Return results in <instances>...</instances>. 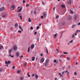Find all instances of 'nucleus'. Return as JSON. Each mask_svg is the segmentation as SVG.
I'll return each mask as SVG.
<instances>
[{
  "mask_svg": "<svg viewBox=\"0 0 80 80\" xmlns=\"http://www.w3.org/2000/svg\"><path fill=\"white\" fill-rule=\"evenodd\" d=\"M48 61H49L48 59H47L46 60L45 63V67H47V65H48Z\"/></svg>",
  "mask_w": 80,
  "mask_h": 80,
  "instance_id": "obj_3",
  "label": "nucleus"
},
{
  "mask_svg": "<svg viewBox=\"0 0 80 80\" xmlns=\"http://www.w3.org/2000/svg\"><path fill=\"white\" fill-rule=\"evenodd\" d=\"M34 13L35 14H36V11H35L34 12Z\"/></svg>",
  "mask_w": 80,
  "mask_h": 80,
  "instance_id": "obj_54",
  "label": "nucleus"
},
{
  "mask_svg": "<svg viewBox=\"0 0 80 80\" xmlns=\"http://www.w3.org/2000/svg\"><path fill=\"white\" fill-rule=\"evenodd\" d=\"M63 56V54H61L60 56V57H62Z\"/></svg>",
  "mask_w": 80,
  "mask_h": 80,
  "instance_id": "obj_43",
  "label": "nucleus"
},
{
  "mask_svg": "<svg viewBox=\"0 0 80 80\" xmlns=\"http://www.w3.org/2000/svg\"><path fill=\"white\" fill-rule=\"evenodd\" d=\"M56 51L58 52V53H59V50L58 49H56Z\"/></svg>",
  "mask_w": 80,
  "mask_h": 80,
  "instance_id": "obj_36",
  "label": "nucleus"
},
{
  "mask_svg": "<svg viewBox=\"0 0 80 80\" xmlns=\"http://www.w3.org/2000/svg\"><path fill=\"white\" fill-rule=\"evenodd\" d=\"M57 36V34H55L54 35V37L55 38H56V37Z\"/></svg>",
  "mask_w": 80,
  "mask_h": 80,
  "instance_id": "obj_22",
  "label": "nucleus"
},
{
  "mask_svg": "<svg viewBox=\"0 0 80 80\" xmlns=\"http://www.w3.org/2000/svg\"><path fill=\"white\" fill-rule=\"evenodd\" d=\"M78 62H76V65H77V64H78Z\"/></svg>",
  "mask_w": 80,
  "mask_h": 80,
  "instance_id": "obj_63",
  "label": "nucleus"
},
{
  "mask_svg": "<svg viewBox=\"0 0 80 80\" xmlns=\"http://www.w3.org/2000/svg\"><path fill=\"white\" fill-rule=\"evenodd\" d=\"M67 60H70V58L69 57H67Z\"/></svg>",
  "mask_w": 80,
  "mask_h": 80,
  "instance_id": "obj_30",
  "label": "nucleus"
},
{
  "mask_svg": "<svg viewBox=\"0 0 80 80\" xmlns=\"http://www.w3.org/2000/svg\"><path fill=\"white\" fill-rule=\"evenodd\" d=\"M18 16L21 19V20H23V19H22V13H19L18 14Z\"/></svg>",
  "mask_w": 80,
  "mask_h": 80,
  "instance_id": "obj_4",
  "label": "nucleus"
},
{
  "mask_svg": "<svg viewBox=\"0 0 80 80\" xmlns=\"http://www.w3.org/2000/svg\"><path fill=\"white\" fill-rule=\"evenodd\" d=\"M39 28H40V27L39 26H38L37 28V29L38 30V29H39Z\"/></svg>",
  "mask_w": 80,
  "mask_h": 80,
  "instance_id": "obj_38",
  "label": "nucleus"
},
{
  "mask_svg": "<svg viewBox=\"0 0 80 80\" xmlns=\"http://www.w3.org/2000/svg\"><path fill=\"white\" fill-rule=\"evenodd\" d=\"M71 2H72V1L70 0L68 2V4H71Z\"/></svg>",
  "mask_w": 80,
  "mask_h": 80,
  "instance_id": "obj_11",
  "label": "nucleus"
},
{
  "mask_svg": "<svg viewBox=\"0 0 80 80\" xmlns=\"http://www.w3.org/2000/svg\"><path fill=\"white\" fill-rule=\"evenodd\" d=\"M74 37V34H73L72 37V38H73Z\"/></svg>",
  "mask_w": 80,
  "mask_h": 80,
  "instance_id": "obj_56",
  "label": "nucleus"
},
{
  "mask_svg": "<svg viewBox=\"0 0 80 80\" xmlns=\"http://www.w3.org/2000/svg\"><path fill=\"white\" fill-rule=\"evenodd\" d=\"M73 40H72L69 43H72V42H73Z\"/></svg>",
  "mask_w": 80,
  "mask_h": 80,
  "instance_id": "obj_48",
  "label": "nucleus"
},
{
  "mask_svg": "<svg viewBox=\"0 0 80 80\" xmlns=\"http://www.w3.org/2000/svg\"><path fill=\"white\" fill-rule=\"evenodd\" d=\"M65 73H67V72H68V71H65Z\"/></svg>",
  "mask_w": 80,
  "mask_h": 80,
  "instance_id": "obj_62",
  "label": "nucleus"
},
{
  "mask_svg": "<svg viewBox=\"0 0 80 80\" xmlns=\"http://www.w3.org/2000/svg\"><path fill=\"white\" fill-rule=\"evenodd\" d=\"M53 10H55V7H54V8H53Z\"/></svg>",
  "mask_w": 80,
  "mask_h": 80,
  "instance_id": "obj_60",
  "label": "nucleus"
},
{
  "mask_svg": "<svg viewBox=\"0 0 80 80\" xmlns=\"http://www.w3.org/2000/svg\"><path fill=\"white\" fill-rule=\"evenodd\" d=\"M78 25H80V22L78 23Z\"/></svg>",
  "mask_w": 80,
  "mask_h": 80,
  "instance_id": "obj_64",
  "label": "nucleus"
},
{
  "mask_svg": "<svg viewBox=\"0 0 80 80\" xmlns=\"http://www.w3.org/2000/svg\"><path fill=\"white\" fill-rule=\"evenodd\" d=\"M3 70V69L2 68L0 69V72H2Z\"/></svg>",
  "mask_w": 80,
  "mask_h": 80,
  "instance_id": "obj_34",
  "label": "nucleus"
},
{
  "mask_svg": "<svg viewBox=\"0 0 80 80\" xmlns=\"http://www.w3.org/2000/svg\"><path fill=\"white\" fill-rule=\"evenodd\" d=\"M17 73L18 74L20 73V71L18 70L17 71Z\"/></svg>",
  "mask_w": 80,
  "mask_h": 80,
  "instance_id": "obj_31",
  "label": "nucleus"
},
{
  "mask_svg": "<svg viewBox=\"0 0 80 80\" xmlns=\"http://www.w3.org/2000/svg\"><path fill=\"white\" fill-rule=\"evenodd\" d=\"M75 25H73L72 27V28H73L75 27Z\"/></svg>",
  "mask_w": 80,
  "mask_h": 80,
  "instance_id": "obj_32",
  "label": "nucleus"
},
{
  "mask_svg": "<svg viewBox=\"0 0 80 80\" xmlns=\"http://www.w3.org/2000/svg\"><path fill=\"white\" fill-rule=\"evenodd\" d=\"M13 49L14 50H17V47L15 46H14L13 48Z\"/></svg>",
  "mask_w": 80,
  "mask_h": 80,
  "instance_id": "obj_9",
  "label": "nucleus"
},
{
  "mask_svg": "<svg viewBox=\"0 0 80 80\" xmlns=\"http://www.w3.org/2000/svg\"><path fill=\"white\" fill-rule=\"evenodd\" d=\"M27 64V63H25L23 64V66L24 67V68L25 69H27V66H26Z\"/></svg>",
  "mask_w": 80,
  "mask_h": 80,
  "instance_id": "obj_6",
  "label": "nucleus"
},
{
  "mask_svg": "<svg viewBox=\"0 0 80 80\" xmlns=\"http://www.w3.org/2000/svg\"><path fill=\"white\" fill-rule=\"evenodd\" d=\"M2 17H3V18H6V17H7V16H6L5 15H3L2 16Z\"/></svg>",
  "mask_w": 80,
  "mask_h": 80,
  "instance_id": "obj_24",
  "label": "nucleus"
},
{
  "mask_svg": "<svg viewBox=\"0 0 80 80\" xmlns=\"http://www.w3.org/2000/svg\"><path fill=\"white\" fill-rule=\"evenodd\" d=\"M61 7H62V8H65V5L62 4L61 5Z\"/></svg>",
  "mask_w": 80,
  "mask_h": 80,
  "instance_id": "obj_14",
  "label": "nucleus"
},
{
  "mask_svg": "<svg viewBox=\"0 0 80 80\" xmlns=\"http://www.w3.org/2000/svg\"><path fill=\"white\" fill-rule=\"evenodd\" d=\"M10 61H8V63H10Z\"/></svg>",
  "mask_w": 80,
  "mask_h": 80,
  "instance_id": "obj_40",
  "label": "nucleus"
},
{
  "mask_svg": "<svg viewBox=\"0 0 80 80\" xmlns=\"http://www.w3.org/2000/svg\"><path fill=\"white\" fill-rule=\"evenodd\" d=\"M12 52V49H11L9 50V56L10 57H12V58H13L14 57V56H11L12 54H11V52Z\"/></svg>",
  "mask_w": 80,
  "mask_h": 80,
  "instance_id": "obj_1",
  "label": "nucleus"
},
{
  "mask_svg": "<svg viewBox=\"0 0 80 80\" xmlns=\"http://www.w3.org/2000/svg\"><path fill=\"white\" fill-rule=\"evenodd\" d=\"M16 55L17 56V57H18V56H19V52H17L16 53Z\"/></svg>",
  "mask_w": 80,
  "mask_h": 80,
  "instance_id": "obj_17",
  "label": "nucleus"
},
{
  "mask_svg": "<svg viewBox=\"0 0 80 80\" xmlns=\"http://www.w3.org/2000/svg\"><path fill=\"white\" fill-rule=\"evenodd\" d=\"M28 77H30V75H28Z\"/></svg>",
  "mask_w": 80,
  "mask_h": 80,
  "instance_id": "obj_61",
  "label": "nucleus"
},
{
  "mask_svg": "<svg viewBox=\"0 0 80 80\" xmlns=\"http://www.w3.org/2000/svg\"><path fill=\"white\" fill-rule=\"evenodd\" d=\"M10 10L11 11H13L15 10V5H12V7H10Z\"/></svg>",
  "mask_w": 80,
  "mask_h": 80,
  "instance_id": "obj_2",
  "label": "nucleus"
},
{
  "mask_svg": "<svg viewBox=\"0 0 80 80\" xmlns=\"http://www.w3.org/2000/svg\"><path fill=\"white\" fill-rule=\"evenodd\" d=\"M41 18H42V19L43 18V16H42L41 17Z\"/></svg>",
  "mask_w": 80,
  "mask_h": 80,
  "instance_id": "obj_55",
  "label": "nucleus"
},
{
  "mask_svg": "<svg viewBox=\"0 0 80 80\" xmlns=\"http://www.w3.org/2000/svg\"><path fill=\"white\" fill-rule=\"evenodd\" d=\"M18 26V23H16L15 24V27H17Z\"/></svg>",
  "mask_w": 80,
  "mask_h": 80,
  "instance_id": "obj_23",
  "label": "nucleus"
},
{
  "mask_svg": "<svg viewBox=\"0 0 80 80\" xmlns=\"http://www.w3.org/2000/svg\"><path fill=\"white\" fill-rule=\"evenodd\" d=\"M35 74H33L32 76L33 77V76H35Z\"/></svg>",
  "mask_w": 80,
  "mask_h": 80,
  "instance_id": "obj_53",
  "label": "nucleus"
},
{
  "mask_svg": "<svg viewBox=\"0 0 80 80\" xmlns=\"http://www.w3.org/2000/svg\"><path fill=\"white\" fill-rule=\"evenodd\" d=\"M28 22H32V20H31V19H30V18H29L28 19Z\"/></svg>",
  "mask_w": 80,
  "mask_h": 80,
  "instance_id": "obj_20",
  "label": "nucleus"
},
{
  "mask_svg": "<svg viewBox=\"0 0 80 80\" xmlns=\"http://www.w3.org/2000/svg\"><path fill=\"white\" fill-rule=\"evenodd\" d=\"M45 16H46V14L44 12L43 13V16L44 17H45Z\"/></svg>",
  "mask_w": 80,
  "mask_h": 80,
  "instance_id": "obj_25",
  "label": "nucleus"
},
{
  "mask_svg": "<svg viewBox=\"0 0 80 80\" xmlns=\"http://www.w3.org/2000/svg\"><path fill=\"white\" fill-rule=\"evenodd\" d=\"M78 30H77L76 31V33H78Z\"/></svg>",
  "mask_w": 80,
  "mask_h": 80,
  "instance_id": "obj_49",
  "label": "nucleus"
},
{
  "mask_svg": "<svg viewBox=\"0 0 80 80\" xmlns=\"http://www.w3.org/2000/svg\"><path fill=\"white\" fill-rule=\"evenodd\" d=\"M68 68L69 69H70V66H68Z\"/></svg>",
  "mask_w": 80,
  "mask_h": 80,
  "instance_id": "obj_52",
  "label": "nucleus"
},
{
  "mask_svg": "<svg viewBox=\"0 0 80 80\" xmlns=\"http://www.w3.org/2000/svg\"><path fill=\"white\" fill-rule=\"evenodd\" d=\"M20 7H19L18 8V12H20L21 11H22V8H21L19 9V8H20Z\"/></svg>",
  "mask_w": 80,
  "mask_h": 80,
  "instance_id": "obj_5",
  "label": "nucleus"
},
{
  "mask_svg": "<svg viewBox=\"0 0 80 80\" xmlns=\"http://www.w3.org/2000/svg\"><path fill=\"white\" fill-rule=\"evenodd\" d=\"M65 22H63L62 23V25H65Z\"/></svg>",
  "mask_w": 80,
  "mask_h": 80,
  "instance_id": "obj_26",
  "label": "nucleus"
},
{
  "mask_svg": "<svg viewBox=\"0 0 80 80\" xmlns=\"http://www.w3.org/2000/svg\"><path fill=\"white\" fill-rule=\"evenodd\" d=\"M58 74L60 75V77H63V75H62V74L61 73H59Z\"/></svg>",
  "mask_w": 80,
  "mask_h": 80,
  "instance_id": "obj_16",
  "label": "nucleus"
},
{
  "mask_svg": "<svg viewBox=\"0 0 80 80\" xmlns=\"http://www.w3.org/2000/svg\"><path fill=\"white\" fill-rule=\"evenodd\" d=\"M72 19V17L70 16H69L68 17V20H70Z\"/></svg>",
  "mask_w": 80,
  "mask_h": 80,
  "instance_id": "obj_7",
  "label": "nucleus"
},
{
  "mask_svg": "<svg viewBox=\"0 0 80 80\" xmlns=\"http://www.w3.org/2000/svg\"><path fill=\"white\" fill-rule=\"evenodd\" d=\"M41 57H42V56H43V53H42L41 54Z\"/></svg>",
  "mask_w": 80,
  "mask_h": 80,
  "instance_id": "obj_51",
  "label": "nucleus"
},
{
  "mask_svg": "<svg viewBox=\"0 0 80 80\" xmlns=\"http://www.w3.org/2000/svg\"><path fill=\"white\" fill-rule=\"evenodd\" d=\"M39 26H41L42 25V23H40L39 25Z\"/></svg>",
  "mask_w": 80,
  "mask_h": 80,
  "instance_id": "obj_57",
  "label": "nucleus"
},
{
  "mask_svg": "<svg viewBox=\"0 0 80 80\" xmlns=\"http://www.w3.org/2000/svg\"><path fill=\"white\" fill-rule=\"evenodd\" d=\"M30 29H31V30H33V27H32L30 28Z\"/></svg>",
  "mask_w": 80,
  "mask_h": 80,
  "instance_id": "obj_39",
  "label": "nucleus"
},
{
  "mask_svg": "<svg viewBox=\"0 0 80 80\" xmlns=\"http://www.w3.org/2000/svg\"><path fill=\"white\" fill-rule=\"evenodd\" d=\"M54 62H55V63H56V62H57V60H55L54 61Z\"/></svg>",
  "mask_w": 80,
  "mask_h": 80,
  "instance_id": "obj_42",
  "label": "nucleus"
},
{
  "mask_svg": "<svg viewBox=\"0 0 80 80\" xmlns=\"http://www.w3.org/2000/svg\"><path fill=\"white\" fill-rule=\"evenodd\" d=\"M33 48H34V45L32 44L31 45V49H33Z\"/></svg>",
  "mask_w": 80,
  "mask_h": 80,
  "instance_id": "obj_13",
  "label": "nucleus"
},
{
  "mask_svg": "<svg viewBox=\"0 0 80 80\" xmlns=\"http://www.w3.org/2000/svg\"><path fill=\"white\" fill-rule=\"evenodd\" d=\"M37 32H34V35H36V34H37Z\"/></svg>",
  "mask_w": 80,
  "mask_h": 80,
  "instance_id": "obj_44",
  "label": "nucleus"
},
{
  "mask_svg": "<svg viewBox=\"0 0 80 80\" xmlns=\"http://www.w3.org/2000/svg\"><path fill=\"white\" fill-rule=\"evenodd\" d=\"M20 78V80H23V79H24V77H21Z\"/></svg>",
  "mask_w": 80,
  "mask_h": 80,
  "instance_id": "obj_12",
  "label": "nucleus"
},
{
  "mask_svg": "<svg viewBox=\"0 0 80 80\" xmlns=\"http://www.w3.org/2000/svg\"><path fill=\"white\" fill-rule=\"evenodd\" d=\"M63 53L64 54H68V53H67V52H63Z\"/></svg>",
  "mask_w": 80,
  "mask_h": 80,
  "instance_id": "obj_35",
  "label": "nucleus"
},
{
  "mask_svg": "<svg viewBox=\"0 0 80 80\" xmlns=\"http://www.w3.org/2000/svg\"><path fill=\"white\" fill-rule=\"evenodd\" d=\"M35 77L36 78H37V79H38V75H37V74H36Z\"/></svg>",
  "mask_w": 80,
  "mask_h": 80,
  "instance_id": "obj_19",
  "label": "nucleus"
},
{
  "mask_svg": "<svg viewBox=\"0 0 80 80\" xmlns=\"http://www.w3.org/2000/svg\"><path fill=\"white\" fill-rule=\"evenodd\" d=\"M18 33H22V31H18Z\"/></svg>",
  "mask_w": 80,
  "mask_h": 80,
  "instance_id": "obj_45",
  "label": "nucleus"
},
{
  "mask_svg": "<svg viewBox=\"0 0 80 80\" xmlns=\"http://www.w3.org/2000/svg\"><path fill=\"white\" fill-rule=\"evenodd\" d=\"M26 2L25 1V0H23V1H22V2L23 3H25Z\"/></svg>",
  "mask_w": 80,
  "mask_h": 80,
  "instance_id": "obj_33",
  "label": "nucleus"
},
{
  "mask_svg": "<svg viewBox=\"0 0 80 80\" xmlns=\"http://www.w3.org/2000/svg\"><path fill=\"white\" fill-rule=\"evenodd\" d=\"M5 64H8V63L7 61H5Z\"/></svg>",
  "mask_w": 80,
  "mask_h": 80,
  "instance_id": "obj_46",
  "label": "nucleus"
},
{
  "mask_svg": "<svg viewBox=\"0 0 80 80\" xmlns=\"http://www.w3.org/2000/svg\"><path fill=\"white\" fill-rule=\"evenodd\" d=\"M58 17H59V16L58 15L56 17V18H58Z\"/></svg>",
  "mask_w": 80,
  "mask_h": 80,
  "instance_id": "obj_37",
  "label": "nucleus"
},
{
  "mask_svg": "<svg viewBox=\"0 0 80 80\" xmlns=\"http://www.w3.org/2000/svg\"><path fill=\"white\" fill-rule=\"evenodd\" d=\"M44 58H42L41 60V62H42V63H43V62H44Z\"/></svg>",
  "mask_w": 80,
  "mask_h": 80,
  "instance_id": "obj_10",
  "label": "nucleus"
},
{
  "mask_svg": "<svg viewBox=\"0 0 80 80\" xmlns=\"http://www.w3.org/2000/svg\"><path fill=\"white\" fill-rule=\"evenodd\" d=\"M46 53H47V54H48V50H47V51H46Z\"/></svg>",
  "mask_w": 80,
  "mask_h": 80,
  "instance_id": "obj_47",
  "label": "nucleus"
},
{
  "mask_svg": "<svg viewBox=\"0 0 80 80\" xmlns=\"http://www.w3.org/2000/svg\"><path fill=\"white\" fill-rule=\"evenodd\" d=\"M78 18V16H76L75 17L74 19H75V20H77Z\"/></svg>",
  "mask_w": 80,
  "mask_h": 80,
  "instance_id": "obj_18",
  "label": "nucleus"
},
{
  "mask_svg": "<svg viewBox=\"0 0 80 80\" xmlns=\"http://www.w3.org/2000/svg\"><path fill=\"white\" fill-rule=\"evenodd\" d=\"M28 6H29V5H28V4H27L26 5V7H28Z\"/></svg>",
  "mask_w": 80,
  "mask_h": 80,
  "instance_id": "obj_58",
  "label": "nucleus"
},
{
  "mask_svg": "<svg viewBox=\"0 0 80 80\" xmlns=\"http://www.w3.org/2000/svg\"><path fill=\"white\" fill-rule=\"evenodd\" d=\"M74 75H77V72L76 71H75L74 73Z\"/></svg>",
  "mask_w": 80,
  "mask_h": 80,
  "instance_id": "obj_28",
  "label": "nucleus"
},
{
  "mask_svg": "<svg viewBox=\"0 0 80 80\" xmlns=\"http://www.w3.org/2000/svg\"><path fill=\"white\" fill-rule=\"evenodd\" d=\"M32 60L33 61H34V60H35V57H32Z\"/></svg>",
  "mask_w": 80,
  "mask_h": 80,
  "instance_id": "obj_21",
  "label": "nucleus"
},
{
  "mask_svg": "<svg viewBox=\"0 0 80 80\" xmlns=\"http://www.w3.org/2000/svg\"><path fill=\"white\" fill-rule=\"evenodd\" d=\"M30 47H29L28 48V52H29L30 51Z\"/></svg>",
  "mask_w": 80,
  "mask_h": 80,
  "instance_id": "obj_29",
  "label": "nucleus"
},
{
  "mask_svg": "<svg viewBox=\"0 0 80 80\" xmlns=\"http://www.w3.org/2000/svg\"><path fill=\"white\" fill-rule=\"evenodd\" d=\"M36 39L38 40H39V38H37Z\"/></svg>",
  "mask_w": 80,
  "mask_h": 80,
  "instance_id": "obj_50",
  "label": "nucleus"
},
{
  "mask_svg": "<svg viewBox=\"0 0 80 80\" xmlns=\"http://www.w3.org/2000/svg\"><path fill=\"white\" fill-rule=\"evenodd\" d=\"M15 66H14L13 67H12V69H14V68H15Z\"/></svg>",
  "mask_w": 80,
  "mask_h": 80,
  "instance_id": "obj_59",
  "label": "nucleus"
},
{
  "mask_svg": "<svg viewBox=\"0 0 80 80\" xmlns=\"http://www.w3.org/2000/svg\"><path fill=\"white\" fill-rule=\"evenodd\" d=\"M3 10H5V8L2 7L0 8V11L2 12V11H3Z\"/></svg>",
  "mask_w": 80,
  "mask_h": 80,
  "instance_id": "obj_8",
  "label": "nucleus"
},
{
  "mask_svg": "<svg viewBox=\"0 0 80 80\" xmlns=\"http://www.w3.org/2000/svg\"><path fill=\"white\" fill-rule=\"evenodd\" d=\"M2 49V47L1 46H0V50H1Z\"/></svg>",
  "mask_w": 80,
  "mask_h": 80,
  "instance_id": "obj_41",
  "label": "nucleus"
},
{
  "mask_svg": "<svg viewBox=\"0 0 80 80\" xmlns=\"http://www.w3.org/2000/svg\"><path fill=\"white\" fill-rule=\"evenodd\" d=\"M19 28H20V29H21V30L22 31V32H23V29H22V27H21V26H19Z\"/></svg>",
  "mask_w": 80,
  "mask_h": 80,
  "instance_id": "obj_15",
  "label": "nucleus"
},
{
  "mask_svg": "<svg viewBox=\"0 0 80 80\" xmlns=\"http://www.w3.org/2000/svg\"><path fill=\"white\" fill-rule=\"evenodd\" d=\"M70 13H71V14H73V11H72V10H71L70 11Z\"/></svg>",
  "mask_w": 80,
  "mask_h": 80,
  "instance_id": "obj_27",
  "label": "nucleus"
}]
</instances>
